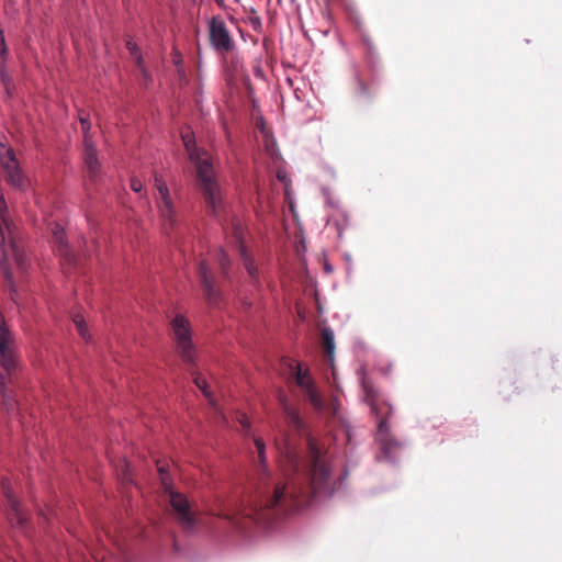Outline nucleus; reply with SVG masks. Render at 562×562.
Segmentation results:
<instances>
[{
	"label": "nucleus",
	"instance_id": "nucleus-1",
	"mask_svg": "<svg viewBox=\"0 0 562 562\" xmlns=\"http://www.w3.org/2000/svg\"><path fill=\"white\" fill-rule=\"evenodd\" d=\"M254 442L259 462L256 494L239 510L211 509L212 515L234 524L243 518L256 524H268L280 512L307 505L315 496H331L335 493L337 482L331 477L325 452L314 438H307L304 456L285 435L276 439L282 480L273 479L268 471L265 441L255 438Z\"/></svg>",
	"mask_w": 562,
	"mask_h": 562
},
{
	"label": "nucleus",
	"instance_id": "nucleus-2",
	"mask_svg": "<svg viewBox=\"0 0 562 562\" xmlns=\"http://www.w3.org/2000/svg\"><path fill=\"white\" fill-rule=\"evenodd\" d=\"M181 138L189 159L195 166L198 189L201 193L206 214L218 222L225 233L235 240L248 274L252 280H256L258 277L257 268L254 266L244 245L246 238L245 227L239 218L235 216L229 217L227 203L224 199L222 187L216 179L213 165L205 153L201 154L196 149L194 138L189 131L182 132Z\"/></svg>",
	"mask_w": 562,
	"mask_h": 562
},
{
	"label": "nucleus",
	"instance_id": "nucleus-3",
	"mask_svg": "<svg viewBox=\"0 0 562 562\" xmlns=\"http://www.w3.org/2000/svg\"><path fill=\"white\" fill-rule=\"evenodd\" d=\"M364 402L370 406L371 413L378 423L376 440L385 458L391 459L400 448V442L392 436L389 427V418L393 413L392 406L380 398L379 390L373 382L363 376L361 381Z\"/></svg>",
	"mask_w": 562,
	"mask_h": 562
},
{
	"label": "nucleus",
	"instance_id": "nucleus-4",
	"mask_svg": "<svg viewBox=\"0 0 562 562\" xmlns=\"http://www.w3.org/2000/svg\"><path fill=\"white\" fill-rule=\"evenodd\" d=\"M0 367L3 370L0 373V393L4 408L10 412L15 408V401L9 384L20 371V357L15 339L5 321L0 323Z\"/></svg>",
	"mask_w": 562,
	"mask_h": 562
},
{
	"label": "nucleus",
	"instance_id": "nucleus-5",
	"mask_svg": "<svg viewBox=\"0 0 562 562\" xmlns=\"http://www.w3.org/2000/svg\"><path fill=\"white\" fill-rule=\"evenodd\" d=\"M15 226L9 217L5 199L0 193V248L2 259L0 266L8 282H12V272L9 269V258L12 255L18 266L22 267L23 256L19 249L14 235Z\"/></svg>",
	"mask_w": 562,
	"mask_h": 562
},
{
	"label": "nucleus",
	"instance_id": "nucleus-6",
	"mask_svg": "<svg viewBox=\"0 0 562 562\" xmlns=\"http://www.w3.org/2000/svg\"><path fill=\"white\" fill-rule=\"evenodd\" d=\"M0 166L9 184L18 189L25 187L26 181L20 168L16 155L13 148L7 143L4 135H0Z\"/></svg>",
	"mask_w": 562,
	"mask_h": 562
},
{
	"label": "nucleus",
	"instance_id": "nucleus-7",
	"mask_svg": "<svg viewBox=\"0 0 562 562\" xmlns=\"http://www.w3.org/2000/svg\"><path fill=\"white\" fill-rule=\"evenodd\" d=\"M155 186L158 192L156 198L157 207L164 222V229L169 233L178 226L177 211L166 181L157 173L155 175Z\"/></svg>",
	"mask_w": 562,
	"mask_h": 562
},
{
	"label": "nucleus",
	"instance_id": "nucleus-8",
	"mask_svg": "<svg viewBox=\"0 0 562 562\" xmlns=\"http://www.w3.org/2000/svg\"><path fill=\"white\" fill-rule=\"evenodd\" d=\"M171 328L177 344V351L186 363L194 364L195 350L191 339L189 321L182 315H177L171 321Z\"/></svg>",
	"mask_w": 562,
	"mask_h": 562
},
{
	"label": "nucleus",
	"instance_id": "nucleus-9",
	"mask_svg": "<svg viewBox=\"0 0 562 562\" xmlns=\"http://www.w3.org/2000/svg\"><path fill=\"white\" fill-rule=\"evenodd\" d=\"M209 41L213 49L224 58L236 48L226 23L220 16H213L209 22Z\"/></svg>",
	"mask_w": 562,
	"mask_h": 562
},
{
	"label": "nucleus",
	"instance_id": "nucleus-10",
	"mask_svg": "<svg viewBox=\"0 0 562 562\" xmlns=\"http://www.w3.org/2000/svg\"><path fill=\"white\" fill-rule=\"evenodd\" d=\"M291 371L297 386L304 392L311 405L315 409L322 411L324 407L323 398L317 392L314 380L308 371H303L299 362L291 364Z\"/></svg>",
	"mask_w": 562,
	"mask_h": 562
},
{
	"label": "nucleus",
	"instance_id": "nucleus-11",
	"mask_svg": "<svg viewBox=\"0 0 562 562\" xmlns=\"http://www.w3.org/2000/svg\"><path fill=\"white\" fill-rule=\"evenodd\" d=\"M170 504L181 527L184 530H192L196 519L187 497L181 493L171 492Z\"/></svg>",
	"mask_w": 562,
	"mask_h": 562
},
{
	"label": "nucleus",
	"instance_id": "nucleus-12",
	"mask_svg": "<svg viewBox=\"0 0 562 562\" xmlns=\"http://www.w3.org/2000/svg\"><path fill=\"white\" fill-rule=\"evenodd\" d=\"M198 274L201 281L202 289L206 301L210 304H216L220 300V293L214 286L213 274L210 271L205 261H201L198 268Z\"/></svg>",
	"mask_w": 562,
	"mask_h": 562
},
{
	"label": "nucleus",
	"instance_id": "nucleus-13",
	"mask_svg": "<svg viewBox=\"0 0 562 562\" xmlns=\"http://www.w3.org/2000/svg\"><path fill=\"white\" fill-rule=\"evenodd\" d=\"M2 491L10 508L9 515L11 522L16 524L19 527L23 528L26 522V517L19 501L12 494L8 480L2 481Z\"/></svg>",
	"mask_w": 562,
	"mask_h": 562
},
{
	"label": "nucleus",
	"instance_id": "nucleus-14",
	"mask_svg": "<svg viewBox=\"0 0 562 562\" xmlns=\"http://www.w3.org/2000/svg\"><path fill=\"white\" fill-rule=\"evenodd\" d=\"M83 160L86 165L87 176L91 182H97L101 177L100 164L98 160L97 149L92 143L86 140Z\"/></svg>",
	"mask_w": 562,
	"mask_h": 562
},
{
	"label": "nucleus",
	"instance_id": "nucleus-15",
	"mask_svg": "<svg viewBox=\"0 0 562 562\" xmlns=\"http://www.w3.org/2000/svg\"><path fill=\"white\" fill-rule=\"evenodd\" d=\"M53 241L58 246V251L60 256L65 258L70 265L76 266L78 258L77 256L69 250L66 241H65V232L64 228L59 224H55L52 228Z\"/></svg>",
	"mask_w": 562,
	"mask_h": 562
},
{
	"label": "nucleus",
	"instance_id": "nucleus-16",
	"mask_svg": "<svg viewBox=\"0 0 562 562\" xmlns=\"http://www.w3.org/2000/svg\"><path fill=\"white\" fill-rule=\"evenodd\" d=\"M281 404L289 426L299 432L303 431L304 423L299 412L286 402L285 396H282Z\"/></svg>",
	"mask_w": 562,
	"mask_h": 562
},
{
	"label": "nucleus",
	"instance_id": "nucleus-17",
	"mask_svg": "<svg viewBox=\"0 0 562 562\" xmlns=\"http://www.w3.org/2000/svg\"><path fill=\"white\" fill-rule=\"evenodd\" d=\"M321 336L324 353L328 357L329 361H333L335 352L334 331L329 327H324L321 331Z\"/></svg>",
	"mask_w": 562,
	"mask_h": 562
},
{
	"label": "nucleus",
	"instance_id": "nucleus-18",
	"mask_svg": "<svg viewBox=\"0 0 562 562\" xmlns=\"http://www.w3.org/2000/svg\"><path fill=\"white\" fill-rule=\"evenodd\" d=\"M191 374L193 375L194 384L203 392L205 397H207L210 401H212V394L209 391V385L206 383V380L203 378V375L200 373H196L194 371H192Z\"/></svg>",
	"mask_w": 562,
	"mask_h": 562
},
{
	"label": "nucleus",
	"instance_id": "nucleus-19",
	"mask_svg": "<svg viewBox=\"0 0 562 562\" xmlns=\"http://www.w3.org/2000/svg\"><path fill=\"white\" fill-rule=\"evenodd\" d=\"M74 324L76 325V328L79 333V335L87 339L88 338V329H87V326L85 324V319L82 318V316L80 315H75L74 316Z\"/></svg>",
	"mask_w": 562,
	"mask_h": 562
},
{
	"label": "nucleus",
	"instance_id": "nucleus-20",
	"mask_svg": "<svg viewBox=\"0 0 562 562\" xmlns=\"http://www.w3.org/2000/svg\"><path fill=\"white\" fill-rule=\"evenodd\" d=\"M217 261H218V265L222 269V273L226 277L227 276V269H228V266H229V260H228V257L226 255V252L221 249L218 252H217Z\"/></svg>",
	"mask_w": 562,
	"mask_h": 562
},
{
	"label": "nucleus",
	"instance_id": "nucleus-21",
	"mask_svg": "<svg viewBox=\"0 0 562 562\" xmlns=\"http://www.w3.org/2000/svg\"><path fill=\"white\" fill-rule=\"evenodd\" d=\"M136 65L140 70L142 78H143L144 82L147 85L149 81H151V76H150L149 71L146 69V67L144 66V60H143L142 56L136 57Z\"/></svg>",
	"mask_w": 562,
	"mask_h": 562
},
{
	"label": "nucleus",
	"instance_id": "nucleus-22",
	"mask_svg": "<svg viewBox=\"0 0 562 562\" xmlns=\"http://www.w3.org/2000/svg\"><path fill=\"white\" fill-rule=\"evenodd\" d=\"M69 562H89L86 552L80 549L75 552H69Z\"/></svg>",
	"mask_w": 562,
	"mask_h": 562
},
{
	"label": "nucleus",
	"instance_id": "nucleus-23",
	"mask_svg": "<svg viewBox=\"0 0 562 562\" xmlns=\"http://www.w3.org/2000/svg\"><path fill=\"white\" fill-rule=\"evenodd\" d=\"M80 124H81V130L85 134V142L87 140L88 143H91L88 137V132L90 131V127H91V124H90L88 117L80 116Z\"/></svg>",
	"mask_w": 562,
	"mask_h": 562
},
{
	"label": "nucleus",
	"instance_id": "nucleus-24",
	"mask_svg": "<svg viewBox=\"0 0 562 562\" xmlns=\"http://www.w3.org/2000/svg\"><path fill=\"white\" fill-rule=\"evenodd\" d=\"M8 53L5 42H4V34L0 30V57L3 59Z\"/></svg>",
	"mask_w": 562,
	"mask_h": 562
},
{
	"label": "nucleus",
	"instance_id": "nucleus-25",
	"mask_svg": "<svg viewBox=\"0 0 562 562\" xmlns=\"http://www.w3.org/2000/svg\"><path fill=\"white\" fill-rule=\"evenodd\" d=\"M131 189L134 192L139 193L143 190L142 181L136 179V178H132V180H131Z\"/></svg>",
	"mask_w": 562,
	"mask_h": 562
},
{
	"label": "nucleus",
	"instance_id": "nucleus-26",
	"mask_svg": "<svg viewBox=\"0 0 562 562\" xmlns=\"http://www.w3.org/2000/svg\"><path fill=\"white\" fill-rule=\"evenodd\" d=\"M127 48L131 52V54L136 58L138 55V48L135 43H132L131 41L127 42Z\"/></svg>",
	"mask_w": 562,
	"mask_h": 562
},
{
	"label": "nucleus",
	"instance_id": "nucleus-27",
	"mask_svg": "<svg viewBox=\"0 0 562 562\" xmlns=\"http://www.w3.org/2000/svg\"><path fill=\"white\" fill-rule=\"evenodd\" d=\"M157 469L161 475V481L164 485H167V479H166V469L164 465L160 464V462H157Z\"/></svg>",
	"mask_w": 562,
	"mask_h": 562
},
{
	"label": "nucleus",
	"instance_id": "nucleus-28",
	"mask_svg": "<svg viewBox=\"0 0 562 562\" xmlns=\"http://www.w3.org/2000/svg\"><path fill=\"white\" fill-rule=\"evenodd\" d=\"M238 420H239L240 425L244 428H249L250 427L249 419H248V417L245 414H240L239 417H238Z\"/></svg>",
	"mask_w": 562,
	"mask_h": 562
},
{
	"label": "nucleus",
	"instance_id": "nucleus-29",
	"mask_svg": "<svg viewBox=\"0 0 562 562\" xmlns=\"http://www.w3.org/2000/svg\"><path fill=\"white\" fill-rule=\"evenodd\" d=\"M86 550H89L90 552V557L95 561V562H100V558L98 554H95L88 546H86Z\"/></svg>",
	"mask_w": 562,
	"mask_h": 562
},
{
	"label": "nucleus",
	"instance_id": "nucleus-30",
	"mask_svg": "<svg viewBox=\"0 0 562 562\" xmlns=\"http://www.w3.org/2000/svg\"><path fill=\"white\" fill-rule=\"evenodd\" d=\"M124 480H125L126 482H131V481H132V479H131L127 474H125V475H124Z\"/></svg>",
	"mask_w": 562,
	"mask_h": 562
},
{
	"label": "nucleus",
	"instance_id": "nucleus-31",
	"mask_svg": "<svg viewBox=\"0 0 562 562\" xmlns=\"http://www.w3.org/2000/svg\"><path fill=\"white\" fill-rule=\"evenodd\" d=\"M4 321H5V319H4V316H3L2 312L0 311V323H1V322H4Z\"/></svg>",
	"mask_w": 562,
	"mask_h": 562
},
{
	"label": "nucleus",
	"instance_id": "nucleus-32",
	"mask_svg": "<svg viewBox=\"0 0 562 562\" xmlns=\"http://www.w3.org/2000/svg\"><path fill=\"white\" fill-rule=\"evenodd\" d=\"M36 517H37V524L40 522V513L37 512L36 514Z\"/></svg>",
	"mask_w": 562,
	"mask_h": 562
}]
</instances>
